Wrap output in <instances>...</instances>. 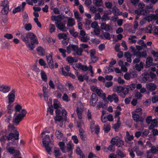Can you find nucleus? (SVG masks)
<instances>
[{"instance_id": "ea45409f", "label": "nucleus", "mask_w": 158, "mask_h": 158, "mask_svg": "<svg viewBox=\"0 0 158 158\" xmlns=\"http://www.w3.org/2000/svg\"><path fill=\"white\" fill-rule=\"evenodd\" d=\"M110 129V127L109 124H106L104 125L103 130L105 132L108 133Z\"/></svg>"}, {"instance_id": "473e14b6", "label": "nucleus", "mask_w": 158, "mask_h": 158, "mask_svg": "<svg viewBox=\"0 0 158 158\" xmlns=\"http://www.w3.org/2000/svg\"><path fill=\"white\" fill-rule=\"evenodd\" d=\"M75 24L74 20L73 19L69 18L68 19L67 26L68 27H72Z\"/></svg>"}, {"instance_id": "c9c22d12", "label": "nucleus", "mask_w": 158, "mask_h": 158, "mask_svg": "<svg viewBox=\"0 0 158 158\" xmlns=\"http://www.w3.org/2000/svg\"><path fill=\"white\" fill-rule=\"evenodd\" d=\"M52 19L53 21L55 20L56 21L55 23L56 25V23H61L60 22L61 20V18L60 15H58L52 17Z\"/></svg>"}, {"instance_id": "f3484780", "label": "nucleus", "mask_w": 158, "mask_h": 158, "mask_svg": "<svg viewBox=\"0 0 158 158\" xmlns=\"http://www.w3.org/2000/svg\"><path fill=\"white\" fill-rule=\"evenodd\" d=\"M73 66L74 69L77 68L78 69H88L87 66L85 65H82L80 63L74 64Z\"/></svg>"}, {"instance_id": "58836bf2", "label": "nucleus", "mask_w": 158, "mask_h": 158, "mask_svg": "<svg viewBox=\"0 0 158 158\" xmlns=\"http://www.w3.org/2000/svg\"><path fill=\"white\" fill-rule=\"evenodd\" d=\"M40 75L42 79L44 81H47V77L44 71L42 70L41 71Z\"/></svg>"}, {"instance_id": "37998d69", "label": "nucleus", "mask_w": 158, "mask_h": 158, "mask_svg": "<svg viewBox=\"0 0 158 158\" xmlns=\"http://www.w3.org/2000/svg\"><path fill=\"white\" fill-rule=\"evenodd\" d=\"M75 45L70 44L67 47V52L69 54L71 52L72 50L73 51Z\"/></svg>"}, {"instance_id": "39448f33", "label": "nucleus", "mask_w": 158, "mask_h": 158, "mask_svg": "<svg viewBox=\"0 0 158 158\" xmlns=\"http://www.w3.org/2000/svg\"><path fill=\"white\" fill-rule=\"evenodd\" d=\"M102 98L106 103H107L108 102V101L111 102L114 101L115 103H117L119 101L118 96L114 94H113L111 95H108L107 98H106L105 94H103Z\"/></svg>"}, {"instance_id": "72a5a7b5", "label": "nucleus", "mask_w": 158, "mask_h": 158, "mask_svg": "<svg viewBox=\"0 0 158 158\" xmlns=\"http://www.w3.org/2000/svg\"><path fill=\"white\" fill-rule=\"evenodd\" d=\"M124 89V88L122 86H114L113 88V90L114 92L118 93L121 92Z\"/></svg>"}, {"instance_id": "774afa93", "label": "nucleus", "mask_w": 158, "mask_h": 158, "mask_svg": "<svg viewBox=\"0 0 158 158\" xmlns=\"http://www.w3.org/2000/svg\"><path fill=\"white\" fill-rule=\"evenodd\" d=\"M118 122L117 123L115 124L114 126V128L115 130L117 129L120 126V122H119L120 118L118 117Z\"/></svg>"}, {"instance_id": "a211bd4d", "label": "nucleus", "mask_w": 158, "mask_h": 158, "mask_svg": "<svg viewBox=\"0 0 158 158\" xmlns=\"http://www.w3.org/2000/svg\"><path fill=\"white\" fill-rule=\"evenodd\" d=\"M134 55H135L137 57H144L145 58L147 56L146 52L145 51H143L142 52L138 51L136 52Z\"/></svg>"}, {"instance_id": "e2e57ef3", "label": "nucleus", "mask_w": 158, "mask_h": 158, "mask_svg": "<svg viewBox=\"0 0 158 158\" xmlns=\"http://www.w3.org/2000/svg\"><path fill=\"white\" fill-rule=\"evenodd\" d=\"M24 26L25 29L27 31L30 30L32 28V26L30 23L26 24Z\"/></svg>"}, {"instance_id": "bb28decb", "label": "nucleus", "mask_w": 158, "mask_h": 158, "mask_svg": "<svg viewBox=\"0 0 158 158\" xmlns=\"http://www.w3.org/2000/svg\"><path fill=\"white\" fill-rule=\"evenodd\" d=\"M132 118L136 122H142L143 119L140 118L139 115L136 113H132Z\"/></svg>"}, {"instance_id": "f03ea898", "label": "nucleus", "mask_w": 158, "mask_h": 158, "mask_svg": "<svg viewBox=\"0 0 158 158\" xmlns=\"http://www.w3.org/2000/svg\"><path fill=\"white\" fill-rule=\"evenodd\" d=\"M9 130L12 132L10 133L8 136L6 137L5 135H3V132L0 133V141L2 145H3L6 139H7L8 140H18L19 139V133L17 131L16 127L13 125H10L8 126Z\"/></svg>"}, {"instance_id": "1a4fd4ad", "label": "nucleus", "mask_w": 158, "mask_h": 158, "mask_svg": "<svg viewBox=\"0 0 158 158\" xmlns=\"http://www.w3.org/2000/svg\"><path fill=\"white\" fill-rule=\"evenodd\" d=\"M129 151L130 152V156L132 157H133L135 156V155L133 153L134 151L136 152L137 155L138 156H141L143 154L142 152L139 151L138 148L137 146L135 147L133 149L129 148Z\"/></svg>"}, {"instance_id": "a19ab883", "label": "nucleus", "mask_w": 158, "mask_h": 158, "mask_svg": "<svg viewBox=\"0 0 158 158\" xmlns=\"http://www.w3.org/2000/svg\"><path fill=\"white\" fill-rule=\"evenodd\" d=\"M79 135L81 139L83 140L85 139V135L84 134V130L81 128H80L79 130Z\"/></svg>"}, {"instance_id": "49530a36", "label": "nucleus", "mask_w": 158, "mask_h": 158, "mask_svg": "<svg viewBox=\"0 0 158 158\" xmlns=\"http://www.w3.org/2000/svg\"><path fill=\"white\" fill-rule=\"evenodd\" d=\"M135 74H130V73H126L124 75V78L127 80H129L130 79V78H132V77H134V75Z\"/></svg>"}, {"instance_id": "20e7f679", "label": "nucleus", "mask_w": 158, "mask_h": 158, "mask_svg": "<svg viewBox=\"0 0 158 158\" xmlns=\"http://www.w3.org/2000/svg\"><path fill=\"white\" fill-rule=\"evenodd\" d=\"M155 70H153V71L150 72L149 74L147 73H145L142 75L141 78L142 81L143 82H145L147 81H151L155 79L156 76L153 72H155Z\"/></svg>"}, {"instance_id": "f257e3e1", "label": "nucleus", "mask_w": 158, "mask_h": 158, "mask_svg": "<svg viewBox=\"0 0 158 158\" xmlns=\"http://www.w3.org/2000/svg\"><path fill=\"white\" fill-rule=\"evenodd\" d=\"M20 38L30 50H33L34 48L35 43L38 44L37 37L32 33L29 32L26 35L21 34Z\"/></svg>"}, {"instance_id": "bf43d9fd", "label": "nucleus", "mask_w": 158, "mask_h": 158, "mask_svg": "<svg viewBox=\"0 0 158 158\" xmlns=\"http://www.w3.org/2000/svg\"><path fill=\"white\" fill-rule=\"evenodd\" d=\"M23 24L27 23L28 22V16L27 14H25L23 16Z\"/></svg>"}, {"instance_id": "69168bd1", "label": "nucleus", "mask_w": 158, "mask_h": 158, "mask_svg": "<svg viewBox=\"0 0 158 158\" xmlns=\"http://www.w3.org/2000/svg\"><path fill=\"white\" fill-rule=\"evenodd\" d=\"M77 126L80 129L82 127H83L84 126V124L83 121H77Z\"/></svg>"}, {"instance_id": "e433bc0d", "label": "nucleus", "mask_w": 158, "mask_h": 158, "mask_svg": "<svg viewBox=\"0 0 158 158\" xmlns=\"http://www.w3.org/2000/svg\"><path fill=\"white\" fill-rule=\"evenodd\" d=\"M55 135L56 137L59 139H61L63 138V134L59 130H56Z\"/></svg>"}, {"instance_id": "4be33fe9", "label": "nucleus", "mask_w": 158, "mask_h": 158, "mask_svg": "<svg viewBox=\"0 0 158 158\" xmlns=\"http://www.w3.org/2000/svg\"><path fill=\"white\" fill-rule=\"evenodd\" d=\"M73 51L76 52V54L78 55L81 56L82 55V49L81 48H79L77 46L75 45Z\"/></svg>"}, {"instance_id": "dca6fc26", "label": "nucleus", "mask_w": 158, "mask_h": 158, "mask_svg": "<svg viewBox=\"0 0 158 158\" xmlns=\"http://www.w3.org/2000/svg\"><path fill=\"white\" fill-rule=\"evenodd\" d=\"M57 27L60 31L65 32L67 31V28L65 26V24L62 23H56Z\"/></svg>"}, {"instance_id": "a878e982", "label": "nucleus", "mask_w": 158, "mask_h": 158, "mask_svg": "<svg viewBox=\"0 0 158 158\" xmlns=\"http://www.w3.org/2000/svg\"><path fill=\"white\" fill-rule=\"evenodd\" d=\"M11 144L10 142H9L7 144V146L6 147V149L11 154H14L15 152V150L14 148L12 147L9 146V145Z\"/></svg>"}, {"instance_id": "de8ad7c7", "label": "nucleus", "mask_w": 158, "mask_h": 158, "mask_svg": "<svg viewBox=\"0 0 158 158\" xmlns=\"http://www.w3.org/2000/svg\"><path fill=\"white\" fill-rule=\"evenodd\" d=\"M9 10V6H6L3 7L1 10V13L3 15L7 14Z\"/></svg>"}, {"instance_id": "aec40b11", "label": "nucleus", "mask_w": 158, "mask_h": 158, "mask_svg": "<svg viewBox=\"0 0 158 158\" xmlns=\"http://www.w3.org/2000/svg\"><path fill=\"white\" fill-rule=\"evenodd\" d=\"M147 88L150 90H154L157 88L156 85L153 83H149L146 84Z\"/></svg>"}, {"instance_id": "4468645a", "label": "nucleus", "mask_w": 158, "mask_h": 158, "mask_svg": "<svg viewBox=\"0 0 158 158\" xmlns=\"http://www.w3.org/2000/svg\"><path fill=\"white\" fill-rule=\"evenodd\" d=\"M55 112L56 113V116L55 117L54 119L56 121V122H60L63 119L62 116L60 115V110L56 109Z\"/></svg>"}, {"instance_id": "0e129e2a", "label": "nucleus", "mask_w": 158, "mask_h": 158, "mask_svg": "<svg viewBox=\"0 0 158 158\" xmlns=\"http://www.w3.org/2000/svg\"><path fill=\"white\" fill-rule=\"evenodd\" d=\"M49 30L51 33L54 32L55 30V25L51 24H50L49 26Z\"/></svg>"}, {"instance_id": "338daca9", "label": "nucleus", "mask_w": 158, "mask_h": 158, "mask_svg": "<svg viewBox=\"0 0 158 158\" xmlns=\"http://www.w3.org/2000/svg\"><path fill=\"white\" fill-rule=\"evenodd\" d=\"M59 51L60 52L62 53V55L63 57H65L66 56L65 52L66 51L65 49L62 48H60L59 49Z\"/></svg>"}, {"instance_id": "cd10ccee", "label": "nucleus", "mask_w": 158, "mask_h": 158, "mask_svg": "<svg viewBox=\"0 0 158 158\" xmlns=\"http://www.w3.org/2000/svg\"><path fill=\"white\" fill-rule=\"evenodd\" d=\"M101 28L106 31H108L110 30V26L108 24H107L105 23H102L101 25Z\"/></svg>"}, {"instance_id": "5fc2aeb1", "label": "nucleus", "mask_w": 158, "mask_h": 158, "mask_svg": "<svg viewBox=\"0 0 158 158\" xmlns=\"http://www.w3.org/2000/svg\"><path fill=\"white\" fill-rule=\"evenodd\" d=\"M135 85L134 84H132L127 86V88L129 91L134 90L135 87Z\"/></svg>"}, {"instance_id": "0eeeda50", "label": "nucleus", "mask_w": 158, "mask_h": 158, "mask_svg": "<svg viewBox=\"0 0 158 158\" xmlns=\"http://www.w3.org/2000/svg\"><path fill=\"white\" fill-rule=\"evenodd\" d=\"M111 143L113 145L116 144L118 147L122 146L124 144L123 141L118 137L112 139L111 141Z\"/></svg>"}, {"instance_id": "7c9ffc66", "label": "nucleus", "mask_w": 158, "mask_h": 158, "mask_svg": "<svg viewBox=\"0 0 158 158\" xmlns=\"http://www.w3.org/2000/svg\"><path fill=\"white\" fill-rule=\"evenodd\" d=\"M136 36L135 35H131L128 38V42L130 44L135 43L136 40L135 39L136 38Z\"/></svg>"}, {"instance_id": "a18cd8bd", "label": "nucleus", "mask_w": 158, "mask_h": 158, "mask_svg": "<svg viewBox=\"0 0 158 158\" xmlns=\"http://www.w3.org/2000/svg\"><path fill=\"white\" fill-rule=\"evenodd\" d=\"M94 2L97 6H101L103 4L102 0H94Z\"/></svg>"}, {"instance_id": "423d86ee", "label": "nucleus", "mask_w": 158, "mask_h": 158, "mask_svg": "<svg viewBox=\"0 0 158 158\" xmlns=\"http://www.w3.org/2000/svg\"><path fill=\"white\" fill-rule=\"evenodd\" d=\"M27 112L25 109H22L20 114L16 116L13 119V122L16 124H18L26 115Z\"/></svg>"}, {"instance_id": "680f3d73", "label": "nucleus", "mask_w": 158, "mask_h": 158, "mask_svg": "<svg viewBox=\"0 0 158 158\" xmlns=\"http://www.w3.org/2000/svg\"><path fill=\"white\" fill-rule=\"evenodd\" d=\"M89 11L92 14L95 13L97 12V9L94 6H91L89 8Z\"/></svg>"}, {"instance_id": "c756f323", "label": "nucleus", "mask_w": 158, "mask_h": 158, "mask_svg": "<svg viewBox=\"0 0 158 158\" xmlns=\"http://www.w3.org/2000/svg\"><path fill=\"white\" fill-rule=\"evenodd\" d=\"M114 147L113 144L110 145L107 148H105L103 149L104 152H107L108 150L111 152H113L114 151Z\"/></svg>"}, {"instance_id": "9d476101", "label": "nucleus", "mask_w": 158, "mask_h": 158, "mask_svg": "<svg viewBox=\"0 0 158 158\" xmlns=\"http://www.w3.org/2000/svg\"><path fill=\"white\" fill-rule=\"evenodd\" d=\"M10 86L6 85H0V91L4 93L8 92L10 90Z\"/></svg>"}, {"instance_id": "b1692460", "label": "nucleus", "mask_w": 158, "mask_h": 158, "mask_svg": "<svg viewBox=\"0 0 158 158\" xmlns=\"http://www.w3.org/2000/svg\"><path fill=\"white\" fill-rule=\"evenodd\" d=\"M75 18L77 19L78 22L81 21L82 18L80 16L78 12L76 10H73Z\"/></svg>"}, {"instance_id": "412c9836", "label": "nucleus", "mask_w": 158, "mask_h": 158, "mask_svg": "<svg viewBox=\"0 0 158 158\" xmlns=\"http://www.w3.org/2000/svg\"><path fill=\"white\" fill-rule=\"evenodd\" d=\"M84 110L83 106L80 107H77V114L79 119H81L82 118V112Z\"/></svg>"}, {"instance_id": "6e6552de", "label": "nucleus", "mask_w": 158, "mask_h": 158, "mask_svg": "<svg viewBox=\"0 0 158 158\" xmlns=\"http://www.w3.org/2000/svg\"><path fill=\"white\" fill-rule=\"evenodd\" d=\"M78 38L81 41L83 42H86L89 40L86 35L85 31L82 30H80Z\"/></svg>"}, {"instance_id": "052dcab7", "label": "nucleus", "mask_w": 158, "mask_h": 158, "mask_svg": "<svg viewBox=\"0 0 158 158\" xmlns=\"http://www.w3.org/2000/svg\"><path fill=\"white\" fill-rule=\"evenodd\" d=\"M152 101L153 103H155L158 102V96L154 95L152 98Z\"/></svg>"}, {"instance_id": "f8f14e48", "label": "nucleus", "mask_w": 158, "mask_h": 158, "mask_svg": "<svg viewBox=\"0 0 158 158\" xmlns=\"http://www.w3.org/2000/svg\"><path fill=\"white\" fill-rule=\"evenodd\" d=\"M73 144L71 142H68L67 145L66 147L64 148V151H65V152H70L71 155L73 153Z\"/></svg>"}, {"instance_id": "4d7b16f0", "label": "nucleus", "mask_w": 158, "mask_h": 158, "mask_svg": "<svg viewBox=\"0 0 158 158\" xmlns=\"http://www.w3.org/2000/svg\"><path fill=\"white\" fill-rule=\"evenodd\" d=\"M21 10H22V8L21 5H20L13 10V12L14 13H15L21 11Z\"/></svg>"}, {"instance_id": "2f4dec72", "label": "nucleus", "mask_w": 158, "mask_h": 158, "mask_svg": "<svg viewBox=\"0 0 158 158\" xmlns=\"http://www.w3.org/2000/svg\"><path fill=\"white\" fill-rule=\"evenodd\" d=\"M151 125L149 126V128L150 129H152L156 127L157 124V122L156 119H152L151 122Z\"/></svg>"}, {"instance_id": "4c0bfd02", "label": "nucleus", "mask_w": 158, "mask_h": 158, "mask_svg": "<svg viewBox=\"0 0 158 158\" xmlns=\"http://www.w3.org/2000/svg\"><path fill=\"white\" fill-rule=\"evenodd\" d=\"M13 104L12 103H9V104L7 106V110L8 112L10 114L14 110L13 107Z\"/></svg>"}, {"instance_id": "09e8293b", "label": "nucleus", "mask_w": 158, "mask_h": 158, "mask_svg": "<svg viewBox=\"0 0 158 158\" xmlns=\"http://www.w3.org/2000/svg\"><path fill=\"white\" fill-rule=\"evenodd\" d=\"M58 37L59 39H63L65 40L67 39V35L65 33H59L58 35Z\"/></svg>"}, {"instance_id": "6ab92c4d", "label": "nucleus", "mask_w": 158, "mask_h": 158, "mask_svg": "<svg viewBox=\"0 0 158 158\" xmlns=\"http://www.w3.org/2000/svg\"><path fill=\"white\" fill-rule=\"evenodd\" d=\"M153 59L152 57H148L147 58L146 62L145 68L147 69L152 65Z\"/></svg>"}, {"instance_id": "6e6d98bb", "label": "nucleus", "mask_w": 158, "mask_h": 158, "mask_svg": "<svg viewBox=\"0 0 158 158\" xmlns=\"http://www.w3.org/2000/svg\"><path fill=\"white\" fill-rule=\"evenodd\" d=\"M9 2L7 0H4L2 2L1 4V6L3 7L6 6H9Z\"/></svg>"}, {"instance_id": "393cba45", "label": "nucleus", "mask_w": 158, "mask_h": 158, "mask_svg": "<svg viewBox=\"0 0 158 158\" xmlns=\"http://www.w3.org/2000/svg\"><path fill=\"white\" fill-rule=\"evenodd\" d=\"M144 19L148 22H149L156 19V16L154 15L150 14L146 16L144 18Z\"/></svg>"}, {"instance_id": "7ed1b4c3", "label": "nucleus", "mask_w": 158, "mask_h": 158, "mask_svg": "<svg viewBox=\"0 0 158 158\" xmlns=\"http://www.w3.org/2000/svg\"><path fill=\"white\" fill-rule=\"evenodd\" d=\"M43 146L45 147L47 152L50 154L51 152V147L53 145L52 142L50 140L48 135H46L45 137L43 138L42 141Z\"/></svg>"}, {"instance_id": "864d4df0", "label": "nucleus", "mask_w": 158, "mask_h": 158, "mask_svg": "<svg viewBox=\"0 0 158 158\" xmlns=\"http://www.w3.org/2000/svg\"><path fill=\"white\" fill-rule=\"evenodd\" d=\"M53 106L55 108L57 109L60 107V102L57 100H55L54 101Z\"/></svg>"}, {"instance_id": "2eb2a0df", "label": "nucleus", "mask_w": 158, "mask_h": 158, "mask_svg": "<svg viewBox=\"0 0 158 158\" xmlns=\"http://www.w3.org/2000/svg\"><path fill=\"white\" fill-rule=\"evenodd\" d=\"M91 97L92 98L90 99V103L91 105L94 106H96L98 102V98L94 94H93Z\"/></svg>"}, {"instance_id": "13d9d810", "label": "nucleus", "mask_w": 158, "mask_h": 158, "mask_svg": "<svg viewBox=\"0 0 158 158\" xmlns=\"http://www.w3.org/2000/svg\"><path fill=\"white\" fill-rule=\"evenodd\" d=\"M62 99L63 101L66 102H68L70 101V98L66 94H63V95L62 97Z\"/></svg>"}, {"instance_id": "603ef678", "label": "nucleus", "mask_w": 158, "mask_h": 158, "mask_svg": "<svg viewBox=\"0 0 158 158\" xmlns=\"http://www.w3.org/2000/svg\"><path fill=\"white\" fill-rule=\"evenodd\" d=\"M59 146L63 152H65L64 151L65 143L64 142H60L59 143Z\"/></svg>"}, {"instance_id": "ddd939ff", "label": "nucleus", "mask_w": 158, "mask_h": 158, "mask_svg": "<svg viewBox=\"0 0 158 158\" xmlns=\"http://www.w3.org/2000/svg\"><path fill=\"white\" fill-rule=\"evenodd\" d=\"M15 92L14 90L11 91L8 95V103H12L15 100Z\"/></svg>"}, {"instance_id": "c03bdc74", "label": "nucleus", "mask_w": 158, "mask_h": 158, "mask_svg": "<svg viewBox=\"0 0 158 158\" xmlns=\"http://www.w3.org/2000/svg\"><path fill=\"white\" fill-rule=\"evenodd\" d=\"M103 36L105 39L110 40L111 39V36L110 33L108 32H104L103 33V35L101 36V37L102 38H103Z\"/></svg>"}, {"instance_id": "c85d7f7f", "label": "nucleus", "mask_w": 158, "mask_h": 158, "mask_svg": "<svg viewBox=\"0 0 158 158\" xmlns=\"http://www.w3.org/2000/svg\"><path fill=\"white\" fill-rule=\"evenodd\" d=\"M67 61L69 63H73L76 62L78 61V60L76 57H73L71 56H69L66 58Z\"/></svg>"}, {"instance_id": "79ce46f5", "label": "nucleus", "mask_w": 158, "mask_h": 158, "mask_svg": "<svg viewBox=\"0 0 158 158\" xmlns=\"http://www.w3.org/2000/svg\"><path fill=\"white\" fill-rule=\"evenodd\" d=\"M126 141H131L133 139V136L132 135H130L128 132H126Z\"/></svg>"}, {"instance_id": "8fccbe9b", "label": "nucleus", "mask_w": 158, "mask_h": 158, "mask_svg": "<svg viewBox=\"0 0 158 158\" xmlns=\"http://www.w3.org/2000/svg\"><path fill=\"white\" fill-rule=\"evenodd\" d=\"M91 130L92 132H94L96 134H98L99 131L100 129L99 126L97 125L94 127L93 128L91 129Z\"/></svg>"}, {"instance_id": "5701e85b", "label": "nucleus", "mask_w": 158, "mask_h": 158, "mask_svg": "<svg viewBox=\"0 0 158 158\" xmlns=\"http://www.w3.org/2000/svg\"><path fill=\"white\" fill-rule=\"evenodd\" d=\"M36 50L38 55L41 56H44L45 53L44 49L41 47L39 46L38 47Z\"/></svg>"}, {"instance_id": "9b49d317", "label": "nucleus", "mask_w": 158, "mask_h": 158, "mask_svg": "<svg viewBox=\"0 0 158 158\" xmlns=\"http://www.w3.org/2000/svg\"><path fill=\"white\" fill-rule=\"evenodd\" d=\"M52 53L48 54L46 56V59L48 64L50 68H53V61L52 59Z\"/></svg>"}, {"instance_id": "f704fd0d", "label": "nucleus", "mask_w": 158, "mask_h": 158, "mask_svg": "<svg viewBox=\"0 0 158 158\" xmlns=\"http://www.w3.org/2000/svg\"><path fill=\"white\" fill-rule=\"evenodd\" d=\"M78 80L80 81H83L84 80H87L88 79V76L86 75H85L83 76L80 75L77 76Z\"/></svg>"}, {"instance_id": "3c124183", "label": "nucleus", "mask_w": 158, "mask_h": 158, "mask_svg": "<svg viewBox=\"0 0 158 158\" xmlns=\"http://www.w3.org/2000/svg\"><path fill=\"white\" fill-rule=\"evenodd\" d=\"M144 63L142 62H140L139 64H136L135 67L136 69H142L143 68Z\"/></svg>"}]
</instances>
